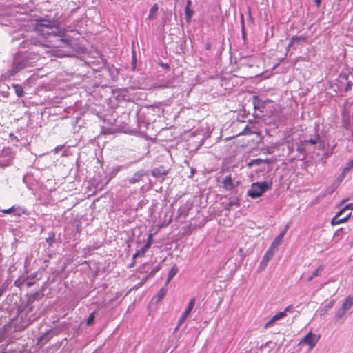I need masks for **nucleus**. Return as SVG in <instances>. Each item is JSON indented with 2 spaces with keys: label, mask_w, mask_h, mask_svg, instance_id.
I'll return each instance as SVG.
<instances>
[{
  "label": "nucleus",
  "mask_w": 353,
  "mask_h": 353,
  "mask_svg": "<svg viewBox=\"0 0 353 353\" xmlns=\"http://www.w3.org/2000/svg\"><path fill=\"white\" fill-rule=\"evenodd\" d=\"M150 278L148 277V276L143 277L141 280V282H140L139 283L137 284V286L138 287H141L147 281L148 279H149Z\"/></svg>",
  "instance_id": "31"
},
{
  "label": "nucleus",
  "mask_w": 353,
  "mask_h": 353,
  "mask_svg": "<svg viewBox=\"0 0 353 353\" xmlns=\"http://www.w3.org/2000/svg\"><path fill=\"white\" fill-rule=\"evenodd\" d=\"M161 269V267L160 265H157L155 266L152 270V271L147 275L148 277H149L150 279L153 277L155 274L159 271V270Z\"/></svg>",
  "instance_id": "26"
},
{
  "label": "nucleus",
  "mask_w": 353,
  "mask_h": 353,
  "mask_svg": "<svg viewBox=\"0 0 353 353\" xmlns=\"http://www.w3.org/2000/svg\"><path fill=\"white\" fill-rule=\"evenodd\" d=\"M285 316V312H279L275 315H274L265 325V328H268L271 326L275 321H279Z\"/></svg>",
  "instance_id": "8"
},
{
  "label": "nucleus",
  "mask_w": 353,
  "mask_h": 353,
  "mask_svg": "<svg viewBox=\"0 0 353 353\" xmlns=\"http://www.w3.org/2000/svg\"><path fill=\"white\" fill-rule=\"evenodd\" d=\"M346 201H347V199H345V200H343V201H341V203H344Z\"/></svg>",
  "instance_id": "44"
},
{
  "label": "nucleus",
  "mask_w": 353,
  "mask_h": 353,
  "mask_svg": "<svg viewBox=\"0 0 353 353\" xmlns=\"http://www.w3.org/2000/svg\"><path fill=\"white\" fill-rule=\"evenodd\" d=\"M139 256H141L140 254L137 251L132 256V260L136 261V259Z\"/></svg>",
  "instance_id": "36"
},
{
  "label": "nucleus",
  "mask_w": 353,
  "mask_h": 353,
  "mask_svg": "<svg viewBox=\"0 0 353 353\" xmlns=\"http://www.w3.org/2000/svg\"><path fill=\"white\" fill-rule=\"evenodd\" d=\"M242 251H243V249H242V248H240V249H239V252H242Z\"/></svg>",
  "instance_id": "45"
},
{
  "label": "nucleus",
  "mask_w": 353,
  "mask_h": 353,
  "mask_svg": "<svg viewBox=\"0 0 353 353\" xmlns=\"http://www.w3.org/2000/svg\"><path fill=\"white\" fill-rule=\"evenodd\" d=\"M46 338V335L42 336L41 337L38 339V343H41Z\"/></svg>",
  "instance_id": "41"
},
{
  "label": "nucleus",
  "mask_w": 353,
  "mask_h": 353,
  "mask_svg": "<svg viewBox=\"0 0 353 353\" xmlns=\"http://www.w3.org/2000/svg\"><path fill=\"white\" fill-rule=\"evenodd\" d=\"M272 188V182H256L252 184L248 195L252 199H256L263 195L266 190Z\"/></svg>",
  "instance_id": "1"
},
{
  "label": "nucleus",
  "mask_w": 353,
  "mask_h": 353,
  "mask_svg": "<svg viewBox=\"0 0 353 353\" xmlns=\"http://www.w3.org/2000/svg\"><path fill=\"white\" fill-rule=\"evenodd\" d=\"M288 228H289V225H287L285 227V228L283 229V230L282 232H281V233L278 235V236L276 237V239L272 243V245H271L272 248L276 247V246L279 245V244H281V243L283 241V236L285 234Z\"/></svg>",
  "instance_id": "9"
},
{
  "label": "nucleus",
  "mask_w": 353,
  "mask_h": 353,
  "mask_svg": "<svg viewBox=\"0 0 353 353\" xmlns=\"http://www.w3.org/2000/svg\"><path fill=\"white\" fill-rule=\"evenodd\" d=\"M152 237V235L151 234H149L147 243L141 250H137V252H139V253L140 254L141 256H144L145 252L150 248V247L151 245Z\"/></svg>",
  "instance_id": "13"
},
{
  "label": "nucleus",
  "mask_w": 353,
  "mask_h": 353,
  "mask_svg": "<svg viewBox=\"0 0 353 353\" xmlns=\"http://www.w3.org/2000/svg\"><path fill=\"white\" fill-rule=\"evenodd\" d=\"M251 134V131L248 129V127H245L244 130H243V132L239 133V134Z\"/></svg>",
  "instance_id": "33"
},
{
  "label": "nucleus",
  "mask_w": 353,
  "mask_h": 353,
  "mask_svg": "<svg viewBox=\"0 0 353 353\" xmlns=\"http://www.w3.org/2000/svg\"><path fill=\"white\" fill-rule=\"evenodd\" d=\"M14 210H15L14 206H12L8 209L2 210L1 212L3 214H10L12 212H14Z\"/></svg>",
  "instance_id": "27"
},
{
  "label": "nucleus",
  "mask_w": 353,
  "mask_h": 353,
  "mask_svg": "<svg viewBox=\"0 0 353 353\" xmlns=\"http://www.w3.org/2000/svg\"><path fill=\"white\" fill-rule=\"evenodd\" d=\"M353 305V296H348L345 299L342 306L345 309L349 310Z\"/></svg>",
  "instance_id": "16"
},
{
  "label": "nucleus",
  "mask_w": 353,
  "mask_h": 353,
  "mask_svg": "<svg viewBox=\"0 0 353 353\" xmlns=\"http://www.w3.org/2000/svg\"><path fill=\"white\" fill-rule=\"evenodd\" d=\"M137 181H138V179H135V178H132V179H130V183H136Z\"/></svg>",
  "instance_id": "40"
},
{
  "label": "nucleus",
  "mask_w": 353,
  "mask_h": 353,
  "mask_svg": "<svg viewBox=\"0 0 353 353\" xmlns=\"http://www.w3.org/2000/svg\"><path fill=\"white\" fill-rule=\"evenodd\" d=\"M96 312H93L91 313L87 319L86 325H91L94 324V317H95Z\"/></svg>",
  "instance_id": "21"
},
{
  "label": "nucleus",
  "mask_w": 353,
  "mask_h": 353,
  "mask_svg": "<svg viewBox=\"0 0 353 353\" xmlns=\"http://www.w3.org/2000/svg\"><path fill=\"white\" fill-rule=\"evenodd\" d=\"M313 279H314V277L312 276V275H311L310 276H309L307 278V281L310 282Z\"/></svg>",
  "instance_id": "43"
},
{
  "label": "nucleus",
  "mask_w": 353,
  "mask_h": 353,
  "mask_svg": "<svg viewBox=\"0 0 353 353\" xmlns=\"http://www.w3.org/2000/svg\"><path fill=\"white\" fill-rule=\"evenodd\" d=\"M111 1H112V0H110Z\"/></svg>",
  "instance_id": "49"
},
{
  "label": "nucleus",
  "mask_w": 353,
  "mask_h": 353,
  "mask_svg": "<svg viewBox=\"0 0 353 353\" xmlns=\"http://www.w3.org/2000/svg\"><path fill=\"white\" fill-rule=\"evenodd\" d=\"M192 6V1L191 0H188L187 2V5L185 6V19L188 22H189L194 14L193 10L190 9V7Z\"/></svg>",
  "instance_id": "10"
},
{
  "label": "nucleus",
  "mask_w": 353,
  "mask_h": 353,
  "mask_svg": "<svg viewBox=\"0 0 353 353\" xmlns=\"http://www.w3.org/2000/svg\"><path fill=\"white\" fill-rule=\"evenodd\" d=\"M314 2L316 3L318 8L320 7L321 3V0H314Z\"/></svg>",
  "instance_id": "39"
},
{
  "label": "nucleus",
  "mask_w": 353,
  "mask_h": 353,
  "mask_svg": "<svg viewBox=\"0 0 353 353\" xmlns=\"http://www.w3.org/2000/svg\"><path fill=\"white\" fill-rule=\"evenodd\" d=\"M54 28L49 21H41L37 23L35 30L40 34L46 36L54 32Z\"/></svg>",
  "instance_id": "4"
},
{
  "label": "nucleus",
  "mask_w": 353,
  "mask_h": 353,
  "mask_svg": "<svg viewBox=\"0 0 353 353\" xmlns=\"http://www.w3.org/2000/svg\"><path fill=\"white\" fill-rule=\"evenodd\" d=\"M305 146H303L301 143H300L299 145H298L297 147V151L299 152V153H303L304 154L305 152Z\"/></svg>",
  "instance_id": "29"
},
{
  "label": "nucleus",
  "mask_w": 353,
  "mask_h": 353,
  "mask_svg": "<svg viewBox=\"0 0 353 353\" xmlns=\"http://www.w3.org/2000/svg\"><path fill=\"white\" fill-rule=\"evenodd\" d=\"M223 188L228 191H230L234 188L233 180L231 174L226 176L223 180Z\"/></svg>",
  "instance_id": "7"
},
{
  "label": "nucleus",
  "mask_w": 353,
  "mask_h": 353,
  "mask_svg": "<svg viewBox=\"0 0 353 353\" xmlns=\"http://www.w3.org/2000/svg\"><path fill=\"white\" fill-rule=\"evenodd\" d=\"M177 272H178V268L176 267V265H174L170 270L168 274V278H169V279H172L177 274Z\"/></svg>",
  "instance_id": "19"
},
{
  "label": "nucleus",
  "mask_w": 353,
  "mask_h": 353,
  "mask_svg": "<svg viewBox=\"0 0 353 353\" xmlns=\"http://www.w3.org/2000/svg\"><path fill=\"white\" fill-rule=\"evenodd\" d=\"M195 301H196L195 298H192L190 300V302H189V304H188L187 308L185 309V310L184 311L182 316H181V318L179 320L178 326L176 328L180 327L182 325V323L185 321V319L188 318V316H189L190 313L191 312L192 310L194 307Z\"/></svg>",
  "instance_id": "6"
},
{
  "label": "nucleus",
  "mask_w": 353,
  "mask_h": 353,
  "mask_svg": "<svg viewBox=\"0 0 353 353\" xmlns=\"http://www.w3.org/2000/svg\"><path fill=\"white\" fill-rule=\"evenodd\" d=\"M306 36H293L291 38V42L290 46L294 43H300L301 42L305 41L307 40Z\"/></svg>",
  "instance_id": "14"
},
{
  "label": "nucleus",
  "mask_w": 353,
  "mask_h": 353,
  "mask_svg": "<svg viewBox=\"0 0 353 353\" xmlns=\"http://www.w3.org/2000/svg\"><path fill=\"white\" fill-rule=\"evenodd\" d=\"M272 256L273 252H271L270 250H268L263 258L261 264H263L264 267H265L268 263L270 261V260L272 258Z\"/></svg>",
  "instance_id": "17"
},
{
  "label": "nucleus",
  "mask_w": 353,
  "mask_h": 353,
  "mask_svg": "<svg viewBox=\"0 0 353 353\" xmlns=\"http://www.w3.org/2000/svg\"><path fill=\"white\" fill-rule=\"evenodd\" d=\"M262 161L265 162V163H269V161H269V159H265V160H264V161H263V160H262L261 159H257L253 160V161H252V163H256V164H259V163H261V162H262Z\"/></svg>",
  "instance_id": "30"
},
{
  "label": "nucleus",
  "mask_w": 353,
  "mask_h": 353,
  "mask_svg": "<svg viewBox=\"0 0 353 353\" xmlns=\"http://www.w3.org/2000/svg\"><path fill=\"white\" fill-rule=\"evenodd\" d=\"M159 10V6L157 3H154L150 10L149 14L148 16V20H153L156 18L157 14Z\"/></svg>",
  "instance_id": "11"
},
{
  "label": "nucleus",
  "mask_w": 353,
  "mask_h": 353,
  "mask_svg": "<svg viewBox=\"0 0 353 353\" xmlns=\"http://www.w3.org/2000/svg\"><path fill=\"white\" fill-rule=\"evenodd\" d=\"M334 301H331L330 302V303L326 306V308L327 309V308H331V307H333V305H334Z\"/></svg>",
  "instance_id": "37"
},
{
  "label": "nucleus",
  "mask_w": 353,
  "mask_h": 353,
  "mask_svg": "<svg viewBox=\"0 0 353 353\" xmlns=\"http://www.w3.org/2000/svg\"><path fill=\"white\" fill-rule=\"evenodd\" d=\"M34 306H29L27 308L24 316L21 315V318L22 319V321L19 325L20 329H25L39 318V315L34 312Z\"/></svg>",
  "instance_id": "2"
},
{
  "label": "nucleus",
  "mask_w": 353,
  "mask_h": 353,
  "mask_svg": "<svg viewBox=\"0 0 353 353\" xmlns=\"http://www.w3.org/2000/svg\"><path fill=\"white\" fill-rule=\"evenodd\" d=\"M346 310H347V309H345L344 307H343V306L341 305V307L339 309V310L337 311V313H336V317L337 319H341V318H342V317L345 315V312H346Z\"/></svg>",
  "instance_id": "23"
},
{
  "label": "nucleus",
  "mask_w": 353,
  "mask_h": 353,
  "mask_svg": "<svg viewBox=\"0 0 353 353\" xmlns=\"http://www.w3.org/2000/svg\"><path fill=\"white\" fill-rule=\"evenodd\" d=\"M353 168V159L347 163L345 167L343 170V174H345Z\"/></svg>",
  "instance_id": "22"
},
{
  "label": "nucleus",
  "mask_w": 353,
  "mask_h": 353,
  "mask_svg": "<svg viewBox=\"0 0 353 353\" xmlns=\"http://www.w3.org/2000/svg\"><path fill=\"white\" fill-rule=\"evenodd\" d=\"M352 84L351 83H348L345 88V91L347 92L352 89Z\"/></svg>",
  "instance_id": "34"
},
{
  "label": "nucleus",
  "mask_w": 353,
  "mask_h": 353,
  "mask_svg": "<svg viewBox=\"0 0 353 353\" xmlns=\"http://www.w3.org/2000/svg\"><path fill=\"white\" fill-rule=\"evenodd\" d=\"M340 218H345V216H340Z\"/></svg>",
  "instance_id": "46"
},
{
  "label": "nucleus",
  "mask_w": 353,
  "mask_h": 353,
  "mask_svg": "<svg viewBox=\"0 0 353 353\" xmlns=\"http://www.w3.org/2000/svg\"><path fill=\"white\" fill-rule=\"evenodd\" d=\"M1 296V292L0 291V296Z\"/></svg>",
  "instance_id": "47"
},
{
  "label": "nucleus",
  "mask_w": 353,
  "mask_h": 353,
  "mask_svg": "<svg viewBox=\"0 0 353 353\" xmlns=\"http://www.w3.org/2000/svg\"><path fill=\"white\" fill-rule=\"evenodd\" d=\"M171 279H169V278H167V280L165 281V287L166 288V286L169 284V283L170 282Z\"/></svg>",
  "instance_id": "42"
},
{
  "label": "nucleus",
  "mask_w": 353,
  "mask_h": 353,
  "mask_svg": "<svg viewBox=\"0 0 353 353\" xmlns=\"http://www.w3.org/2000/svg\"><path fill=\"white\" fill-rule=\"evenodd\" d=\"M319 337L310 332L300 341L299 344H307L310 349H313L319 341Z\"/></svg>",
  "instance_id": "5"
},
{
  "label": "nucleus",
  "mask_w": 353,
  "mask_h": 353,
  "mask_svg": "<svg viewBox=\"0 0 353 353\" xmlns=\"http://www.w3.org/2000/svg\"><path fill=\"white\" fill-rule=\"evenodd\" d=\"M1 353H6V352H1Z\"/></svg>",
  "instance_id": "48"
},
{
  "label": "nucleus",
  "mask_w": 353,
  "mask_h": 353,
  "mask_svg": "<svg viewBox=\"0 0 353 353\" xmlns=\"http://www.w3.org/2000/svg\"><path fill=\"white\" fill-rule=\"evenodd\" d=\"M167 174L168 171L163 169V167L154 168L152 172V176L155 177L163 176H165Z\"/></svg>",
  "instance_id": "12"
},
{
  "label": "nucleus",
  "mask_w": 353,
  "mask_h": 353,
  "mask_svg": "<svg viewBox=\"0 0 353 353\" xmlns=\"http://www.w3.org/2000/svg\"><path fill=\"white\" fill-rule=\"evenodd\" d=\"M347 210H353V203H349L346 205L343 208H342L341 210H339L336 214L332 219L331 220V225H336L341 223H345L347 221L351 216L352 213L350 212L347 215H345V218H340L341 216Z\"/></svg>",
  "instance_id": "3"
},
{
  "label": "nucleus",
  "mask_w": 353,
  "mask_h": 353,
  "mask_svg": "<svg viewBox=\"0 0 353 353\" xmlns=\"http://www.w3.org/2000/svg\"><path fill=\"white\" fill-rule=\"evenodd\" d=\"M61 41L62 42H64V43H67V44H70V42H71V39H70V38H68V39H61Z\"/></svg>",
  "instance_id": "35"
},
{
  "label": "nucleus",
  "mask_w": 353,
  "mask_h": 353,
  "mask_svg": "<svg viewBox=\"0 0 353 353\" xmlns=\"http://www.w3.org/2000/svg\"><path fill=\"white\" fill-rule=\"evenodd\" d=\"M240 204H241V203H240V200H239V199H237L235 202H232V201L230 202V203H229V204H228V205L230 207V206H232V205H236V206H238V207H239V206L240 205Z\"/></svg>",
  "instance_id": "32"
},
{
  "label": "nucleus",
  "mask_w": 353,
  "mask_h": 353,
  "mask_svg": "<svg viewBox=\"0 0 353 353\" xmlns=\"http://www.w3.org/2000/svg\"><path fill=\"white\" fill-rule=\"evenodd\" d=\"M167 294V288L165 287H163L161 288L159 292H157V296L158 298V301H161L164 297Z\"/></svg>",
  "instance_id": "18"
},
{
  "label": "nucleus",
  "mask_w": 353,
  "mask_h": 353,
  "mask_svg": "<svg viewBox=\"0 0 353 353\" xmlns=\"http://www.w3.org/2000/svg\"><path fill=\"white\" fill-rule=\"evenodd\" d=\"M294 307L292 305L287 306L283 312H285V316L288 312H292L293 311Z\"/></svg>",
  "instance_id": "28"
},
{
  "label": "nucleus",
  "mask_w": 353,
  "mask_h": 353,
  "mask_svg": "<svg viewBox=\"0 0 353 353\" xmlns=\"http://www.w3.org/2000/svg\"><path fill=\"white\" fill-rule=\"evenodd\" d=\"M136 264V261L132 260V263L128 265V268H133Z\"/></svg>",
  "instance_id": "38"
},
{
  "label": "nucleus",
  "mask_w": 353,
  "mask_h": 353,
  "mask_svg": "<svg viewBox=\"0 0 353 353\" xmlns=\"http://www.w3.org/2000/svg\"><path fill=\"white\" fill-rule=\"evenodd\" d=\"M318 140H319V136L316 137V139H310L309 140H304V141H301V144L303 146H305L307 144L315 145V144H316Z\"/></svg>",
  "instance_id": "20"
},
{
  "label": "nucleus",
  "mask_w": 353,
  "mask_h": 353,
  "mask_svg": "<svg viewBox=\"0 0 353 353\" xmlns=\"http://www.w3.org/2000/svg\"><path fill=\"white\" fill-rule=\"evenodd\" d=\"M323 269H324L323 265H319L317 268V269L315 271H314L313 273L312 274V276L314 278V277L320 276L321 273L323 270Z\"/></svg>",
  "instance_id": "24"
},
{
  "label": "nucleus",
  "mask_w": 353,
  "mask_h": 353,
  "mask_svg": "<svg viewBox=\"0 0 353 353\" xmlns=\"http://www.w3.org/2000/svg\"><path fill=\"white\" fill-rule=\"evenodd\" d=\"M12 88L14 90V92L17 97H21L24 94V91L23 87L19 84H12Z\"/></svg>",
  "instance_id": "15"
},
{
  "label": "nucleus",
  "mask_w": 353,
  "mask_h": 353,
  "mask_svg": "<svg viewBox=\"0 0 353 353\" xmlns=\"http://www.w3.org/2000/svg\"><path fill=\"white\" fill-rule=\"evenodd\" d=\"M46 241L49 245H52L55 241V234L54 232H51L50 236L46 238Z\"/></svg>",
  "instance_id": "25"
}]
</instances>
